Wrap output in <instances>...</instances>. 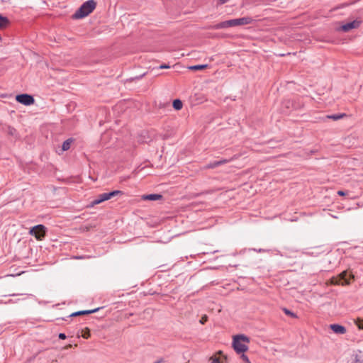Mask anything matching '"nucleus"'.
<instances>
[{
    "instance_id": "nucleus-21",
    "label": "nucleus",
    "mask_w": 363,
    "mask_h": 363,
    "mask_svg": "<svg viewBox=\"0 0 363 363\" xmlns=\"http://www.w3.org/2000/svg\"><path fill=\"white\" fill-rule=\"evenodd\" d=\"M359 329L363 330V320L358 319L355 322Z\"/></svg>"
},
{
    "instance_id": "nucleus-4",
    "label": "nucleus",
    "mask_w": 363,
    "mask_h": 363,
    "mask_svg": "<svg viewBox=\"0 0 363 363\" xmlns=\"http://www.w3.org/2000/svg\"><path fill=\"white\" fill-rule=\"evenodd\" d=\"M354 279V275L349 274L347 271H343L336 277L333 278V284L337 285H348L350 283V280Z\"/></svg>"
},
{
    "instance_id": "nucleus-22",
    "label": "nucleus",
    "mask_w": 363,
    "mask_h": 363,
    "mask_svg": "<svg viewBox=\"0 0 363 363\" xmlns=\"http://www.w3.org/2000/svg\"><path fill=\"white\" fill-rule=\"evenodd\" d=\"M241 358L245 363H251L248 357L245 355L244 353H242Z\"/></svg>"
},
{
    "instance_id": "nucleus-20",
    "label": "nucleus",
    "mask_w": 363,
    "mask_h": 363,
    "mask_svg": "<svg viewBox=\"0 0 363 363\" xmlns=\"http://www.w3.org/2000/svg\"><path fill=\"white\" fill-rule=\"evenodd\" d=\"M145 74H146V73H143V74H140V75H138V76H136V77H131V78L128 79V81L133 82V81H135V80H140L143 77H145Z\"/></svg>"
},
{
    "instance_id": "nucleus-15",
    "label": "nucleus",
    "mask_w": 363,
    "mask_h": 363,
    "mask_svg": "<svg viewBox=\"0 0 363 363\" xmlns=\"http://www.w3.org/2000/svg\"><path fill=\"white\" fill-rule=\"evenodd\" d=\"M173 108L177 110H181L183 106V104L180 99H174L172 103Z\"/></svg>"
},
{
    "instance_id": "nucleus-6",
    "label": "nucleus",
    "mask_w": 363,
    "mask_h": 363,
    "mask_svg": "<svg viewBox=\"0 0 363 363\" xmlns=\"http://www.w3.org/2000/svg\"><path fill=\"white\" fill-rule=\"evenodd\" d=\"M16 101L25 106L32 105L35 102L33 96L28 94H21L16 95Z\"/></svg>"
},
{
    "instance_id": "nucleus-30",
    "label": "nucleus",
    "mask_w": 363,
    "mask_h": 363,
    "mask_svg": "<svg viewBox=\"0 0 363 363\" xmlns=\"http://www.w3.org/2000/svg\"><path fill=\"white\" fill-rule=\"evenodd\" d=\"M83 337H84V338H88V337H89V333L88 332V333H87V334H86V333H84V334L83 335Z\"/></svg>"
},
{
    "instance_id": "nucleus-14",
    "label": "nucleus",
    "mask_w": 363,
    "mask_h": 363,
    "mask_svg": "<svg viewBox=\"0 0 363 363\" xmlns=\"http://www.w3.org/2000/svg\"><path fill=\"white\" fill-rule=\"evenodd\" d=\"M10 23L9 18L0 14V29L6 28Z\"/></svg>"
},
{
    "instance_id": "nucleus-3",
    "label": "nucleus",
    "mask_w": 363,
    "mask_h": 363,
    "mask_svg": "<svg viewBox=\"0 0 363 363\" xmlns=\"http://www.w3.org/2000/svg\"><path fill=\"white\" fill-rule=\"evenodd\" d=\"M123 192L120 190H114V191H112L110 192L103 193V194L97 196V197L96 199H94L91 202V206H94L98 205L105 201L111 199V198H113L114 196H116L118 195H123Z\"/></svg>"
},
{
    "instance_id": "nucleus-13",
    "label": "nucleus",
    "mask_w": 363,
    "mask_h": 363,
    "mask_svg": "<svg viewBox=\"0 0 363 363\" xmlns=\"http://www.w3.org/2000/svg\"><path fill=\"white\" fill-rule=\"evenodd\" d=\"M142 198L143 200L157 201L161 199L162 196L160 194H150L143 195Z\"/></svg>"
},
{
    "instance_id": "nucleus-24",
    "label": "nucleus",
    "mask_w": 363,
    "mask_h": 363,
    "mask_svg": "<svg viewBox=\"0 0 363 363\" xmlns=\"http://www.w3.org/2000/svg\"><path fill=\"white\" fill-rule=\"evenodd\" d=\"M169 67H170V66L169 65L162 64V65H160V67L158 68L159 69H168Z\"/></svg>"
},
{
    "instance_id": "nucleus-12",
    "label": "nucleus",
    "mask_w": 363,
    "mask_h": 363,
    "mask_svg": "<svg viewBox=\"0 0 363 363\" xmlns=\"http://www.w3.org/2000/svg\"><path fill=\"white\" fill-rule=\"evenodd\" d=\"M99 310V308L92 309V310L79 311L72 313L69 317H74V316H77V315H88V314L96 313Z\"/></svg>"
},
{
    "instance_id": "nucleus-31",
    "label": "nucleus",
    "mask_w": 363,
    "mask_h": 363,
    "mask_svg": "<svg viewBox=\"0 0 363 363\" xmlns=\"http://www.w3.org/2000/svg\"><path fill=\"white\" fill-rule=\"evenodd\" d=\"M255 251H257V252H264L265 250H263V249H259V250H256V249H254Z\"/></svg>"
},
{
    "instance_id": "nucleus-34",
    "label": "nucleus",
    "mask_w": 363,
    "mask_h": 363,
    "mask_svg": "<svg viewBox=\"0 0 363 363\" xmlns=\"http://www.w3.org/2000/svg\"><path fill=\"white\" fill-rule=\"evenodd\" d=\"M0 303H2V301H0Z\"/></svg>"
},
{
    "instance_id": "nucleus-19",
    "label": "nucleus",
    "mask_w": 363,
    "mask_h": 363,
    "mask_svg": "<svg viewBox=\"0 0 363 363\" xmlns=\"http://www.w3.org/2000/svg\"><path fill=\"white\" fill-rule=\"evenodd\" d=\"M283 311L284 312V313L286 315H290L291 317L294 318H297V315L296 313H294V312H292L291 311L284 308H283Z\"/></svg>"
},
{
    "instance_id": "nucleus-23",
    "label": "nucleus",
    "mask_w": 363,
    "mask_h": 363,
    "mask_svg": "<svg viewBox=\"0 0 363 363\" xmlns=\"http://www.w3.org/2000/svg\"><path fill=\"white\" fill-rule=\"evenodd\" d=\"M208 320V316L207 315H203L199 320L200 323L204 324Z\"/></svg>"
},
{
    "instance_id": "nucleus-16",
    "label": "nucleus",
    "mask_w": 363,
    "mask_h": 363,
    "mask_svg": "<svg viewBox=\"0 0 363 363\" xmlns=\"http://www.w3.org/2000/svg\"><path fill=\"white\" fill-rule=\"evenodd\" d=\"M346 116L345 113H338V114H332L327 116L328 118L333 119L334 121H337Z\"/></svg>"
},
{
    "instance_id": "nucleus-33",
    "label": "nucleus",
    "mask_w": 363,
    "mask_h": 363,
    "mask_svg": "<svg viewBox=\"0 0 363 363\" xmlns=\"http://www.w3.org/2000/svg\"><path fill=\"white\" fill-rule=\"evenodd\" d=\"M9 296H16V294H10Z\"/></svg>"
},
{
    "instance_id": "nucleus-32",
    "label": "nucleus",
    "mask_w": 363,
    "mask_h": 363,
    "mask_svg": "<svg viewBox=\"0 0 363 363\" xmlns=\"http://www.w3.org/2000/svg\"><path fill=\"white\" fill-rule=\"evenodd\" d=\"M162 362V359H159V360L156 361L154 363H161Z\"/></svg>"
},
{
    "instance_id": "nucleus-10",
    "label": "nucleus",
    "mask_w": 363,
    "mask_h": 363,
    "mask_svg": "<svg viewBox=\"0 0 363 363\" xmlns=\"http://www.w3.org/2000/svg\"><path fill=\"white\" fill-rule=\"evenodd\" d=\"M230 27H233L232 19L222 21L219 23H217V24L213 26L212 28L218 30V29H223V28H230Z\"/></svg>"
},
{
    "instance_id": "nucleus-29",
    "label": "nucleus",
    "mask_w": 363,
    "mask_h": 363,
    "mask_svg": "<svg viewBox=\"0 0 363 363\" xmlns=\"http://www.w3.org/2000/svg\"><path fill=\"white\" fill-rule=\"evenodd\" d=\"M218 1H219L220 4H224L228 1V0H218Z\"/></svg>"
},
{
    "instance_id": "nucleus-8",
    "label": "nucleus",
    "mask_w": 363,
    "mask_h": 363,
    "mask_svg": "<svg viewBox=\"0 0 363 363\" xmlns=\"http://www.w3.org/2000/svg\"><path fill=\"white\" fill-rule=\"evenodd\" d=\"M232 21L233 27H235L238 26L250 24L252 23L253 19L251 17L246 16L240 18L232 19Z\"/></svg>"
},
{
    "instance_id": "nucleus-17",
    "label": "nucleus",
    "mask_w": 363,
    "mask_h": 363,
    "mask_svg": "<svg viewBox=\"0 0 363 363\" xmlns=\"http://www.w3.org/2000/svg\"><path fill=\"white\" fill-rule=\"evenodd\" d=\"M72 142V139H67L63 142L62 148L64 151L68 150L70 148L71 143Z\"/></svg>"
},
{
    "instance_id": "nucleus-5",
    "label": "nucleus",
    "mask_w": 363,
    "mask_h": 363,
    "mask_svg": "<svg viewBox=\"0 0 363 363\" xmlns=\"http://www.w3.org/2000/svg\"><path fill=\"white\" fill-rule=\"evenodd\" d=\"M47 228L44 225L38 224L30 228L29 234L38 240H42L46 235Z\"/></svg>"
},
{
    "instance_id": "nucleus-7",
    "label": "nucleus",
    "mask_w": 363,
    "mask_h": 363,
    "mask_svg": "<svg viewBox=\"0 0 363 363\" xmlns=\"http://www.w3.org/2000/svg\"><path fill=\"white\" fill-rule=\"evenodd\" d=\"M362 21L359 20H354L351 22L343 24L341 26V30L344 32H348L352 29L357 28L360 26Z\"/></svg>"
},
{
    "instance_id": "nucleus-26",
    "label": "nucleus",
    "mask_w": 363,
    "mask_h": 363,
    "mask_svg": "<svg viewBox=\"0 0 363 363\" xmlns=\"http://www.w3.org/2000/svg\"><path fill=\"white\" fill-rule=\"evenodd\" d=\"M16 302H17V301H13V299H9L6 302H5L4 303L10 304V303H15Z\"/></svg>"
},
{
    "instance_id": "nucleus-9",
    "label": "nucleus",
    "mask_w": 363,
    "mask_h": 363,
    "mask_svg": "<svg viewBox=\"0 0 363 363\" xmlns=\"http://www.w3.org/2000/svg\"><path fill=\"white\" fill-rule=\"evenodd\" d=\"M231 160H232L231 159L230 160L223 159V160H218V161L211 162L206 164V165L205 166V169H213L218 166L226 164V163L230 162Z\"/></svg>"
},
{
    "instance_id": "nucleus-1",
    "label": "nucleus",
    "mask_w": 363,
    "mask_h": 363,
    "mask_svg": "<svg viewBox=\"0 0 363 363\" xmlns=\"http://www.w3.org/2000/svg\"><path fill=\"white\" fill-rule=\"evenodd\" d=\"M96 2L94 0H88L83 3L82 6L73 15L75 19L83 18L89 15L96 8Z\"/></svg>"
},
{
    "instance_id": "nucleus-28",
    "label": "nucleus",
    "mask_w": 363,
    "mask_h": 363,
    "mask_svg": "<svg viewBox=\"0 0 363 363\" xmlns=\"http://www.w3.org/2000/svg\"><path fill=\"white\" fill-rule=\"evenodd\" d=\"M211 363H220V361L218 358L213 359Z\"/></svg>"
},
{
    "instance_id": "nucleus-25",
    "label": "nucleus",
    "mask_w": 363,
    "mask_h": 363,
    "mask_svg": "<svg viewBox=\"0 0 363 363\" xmlns=\"http://www.w3.org/2000/svg\"><path fill=\"white\" fill-rule=\"evenodd\" d=\"M58 337H59V338H60V340H65V339H66V337H67L66 335H65V333H60V334L58 335Z\"/></svg>"
},
{
    "instance_id": "nucleus-27",
    "label": "nucleus",
    "mask_w": 363,
    "mask_h": 363,
    "mask_svg": "<svg viewBox=\"0 0 363 363\" xmlns=\"http://www.w3.org/2000/svg\"><path fill=\"white\" fill-rule=\"evenodd\" d=\"M337 194L339 196H345L347 194V192L344 191H337Z\"/></svg>"
},
{
    "instance_id": "nucleus-2",
    "label": "nucleus",
    "mask_w": 363,
    "mask_h": 363,
    "mask_svg": "<svg viewBox=\"0 0 363 363\" xmlns=\"http://www.w3.org/2000/svg\"><path fill=\"white\" fill-rule=\"evenodd\" d=\"M250 338L245 335H236L233 337V347L238 354L244 353L248 350Z\"/></svg>"
},
{
    "instance_id": "nucleus-18",
    "label": "nucleus",
    "mask_w": 363,
    "mask_h": 363,
    "mask_svg": "<svg viewBox=\"0 0 363 363\" xmlns=\"http://www.w3.org/2000/svg\"><path fill=\"white\" fill-rule=\"evenodd\" d=\"M207 66H208L207 65H197L190 66L189 67V69L191 70H201V69H203L206 67H207Z\"/></svg>"
},
{
    "instance_id": "nucleus-11",
    "label": "nucleus",
    "mask_w": 363,
    "mask_h": 363,
    "mask_svg": "<svg viewBox=\"0 0 363 363\" xmlns=\"http://www.w3.org/2000/svg\"><path fill=\"white\" fill-rule=\"evenodd\" d=\"M330 328L336 334L343 335L347 331L345 327L339 324H331Z\"/></svg>"
}]
</instances>
